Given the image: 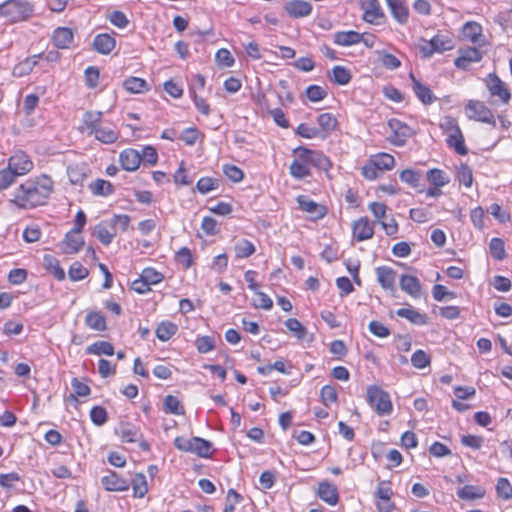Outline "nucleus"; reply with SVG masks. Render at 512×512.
<instances>
[{"instance_id":"23","label":"nucleus","mask_w":512,"mask_h":512,"mask_svg":"<svg viewBox=\"0 0 512 512\" xmlns=\"http://www.w3.org/2000/svg\"><path fill=\"white\" fill-rule=\"evenodd\" d=\"M116 40L107 33L97 34L93 40V48L100 54L108 55L115 48Z\"/></svg>"},{"instance_id":"8","label":"nucleus","mask_w":512,"mask_h":512,"mask_svg":"<svg viewBox=\"0 0 512 512\" xmlns=\"http://www.w3.org/2000/svg\"><path fill=\"white\" fill-rule=\"evenodd\" d=\"M360 4L364 11V21L374 25H380L385 21L386 16L382 11L378 0H360Z\"/></svg>"},{"instance_id":"9","label":"nucleus","mask_w":512,"mask_h":512,"mask_svg":"<svg viewBox=\"0 0 512 512\" xmlns=\"http://www.w3.org/2000/svg\"><path fill=\"white\" fill-rule=\"evenodd\" d=\"M486 86L492 96L498 97L504 104L509 103L511 93L506 84L495 73H490L487 76Z\"/></svg>"},{"instance_id":"3","label":"nucleus","mask_w":512,"mask_h":512,"mask_svg":"<svg viewBox=\"0 0 512 512\" xmlns=\"http://www.w3.org/2000/svg\"><path fill=\"white\" fill-rule=\"evenodd\" d=\"M32 12L30 4L23 0H7L0 4V15L7 18L10 22H19Z\"/></svg>"},{"instance_id":"31","label":"nucleus","mask_w":512,"mask_h":512,"mask_svg":"<svg viewBox=\"0 0 512 512\" xmlns=\"http://www.w3.org/2000/svg\"><path fill=\"white\" fill-rule=\"evenodd\" d=\"M396 314L416 325H425L427 323V316L414 308H400L396 311Z\"/></svg>"},{"instance_id":"7","label":"nucleus","mask_w":512,"mask_h":512,"mask_svg":"<svg viewBox=\"0 0 512 512\" xmlns=\"http://www.w3.org/2000/svg\"><path fill=\"white\" fill-rule=\"evenodd\" d=\"M388 127L391 135L388 137L389 141L395 146H403L412 134L411 128L398 119H390Z\"/></svg>"},{"instance_id":"54","label":"nucleus","mask_w":512,"mask_h":512,"mask_svg":"<svg viewBox=\"0 0 512 512\" xmlns=\"http://www.w3.org/2000/svg\"><path fill=\"white\" fill-rule=\"evenodd\" d=\"M496 492L499 498L509 500L512 498V484L507 478L501 477L497 481Z\"/></svg>"},{"instance_id":"42","label":"nucleus","mask_w":512,"mask_h":512,"mask_svg":"<svg viewBox=\"0 0 512 512\" xmlns=\"http://www.w3.org/2000/svg\"><path fill=\"white\" fill-rule=\"evenodd\" d=\"M124 88L131 93H143L148 90L147 82L138 77H129L124 81Z\"/></svg>"},{"instance_id":"47","label":"nucleus","mask_w":512,"mask_h":512,"mask_svg":"<svg viewBox=\"0 0 512 512\" xmlns=\"http://www.w3.org/2000/svg\"><path fill=\"white\" fill-rule=\"evenodd\" d=\"M489 250L491 256L498 261L504 260L507 256L504 241L500 238L495 237L490 240Z\"/></svg>"},{"instance_id":"60","label":"nucleus","mask_w":512,"mask_h":512,"mask_svg":"<svg viewBox=\"0 0 512 512\" xmlns=\"http://www.w3.org/2000/svg\"><path fill=\"white\" fill-rule=\"evenodd\" d=\"M218 186L219 181L211 177H202L196 184V188L201 194H207L210 191L217 189Z\"/></svg>"},{"instance_id":"45","label":"nucleus","mask_w":512,"mask_h":512,"mask_svg":"<svg viewBox=\"0 0 512 512\" xmlns=\"http://www.w3.org/2000/svg\"><path fill=\"white\" fill-rule=\"evenodd\" d=\"M71 386L73 393L69 395L68 400L76 401L78 396L86 397L91 393L90 387L76 377L72 379Z\"/></svg>"},{"instance_id":"16","label":"nucleus","mask_w":512,"mask_h":512,"mask_svg":"<svg viewBox=\"0 0 512 512\" xmlns=\"http://www.w3.org/2000/svg\"><path fill=\"white\" fill-rule=\"evenodd\" d=\"M352 232L357 241H364L373 237L374 228L367 217H361L353 223Z\"/></svg>"},{"instance_id":"51","label":"nucleus","mask_w":512,"mask_h":512,"mask_svg":"<svg viewBox=\"0 0 512 512\" xmlns=\"http://www.w3.org/2000/svg\"><path fill=\"white\" fill-rule=\"evenodd\" d=\"M317 123L325 132L334 131L337 128L338 121L331 113H322L317 117Z\"/></svg>"},{"instance_id":"36","label":"nucleus","mask_w":512,"mask_h":512,"mask_svg":"<svg viewBox=\"0 0 512 512\" xmlns=\"http://www.w3.org/2000/svg\"><path fill=\"white\" fill-rule=\"evenodd\" d=\"M86 353L112 356L114 354V346L107 341H97L86 348Z\"/></svg>"},{"instance_id":"11","label":"nucleus","mask_w":512,"mask_h":512,"mask_svg":"<svg viewBox=\"0 0 512 512\" xmlns=\"http://www.w3.org/2000/svg\"><path fill=\"white\" fill-rule=\"evenodd\" d=\"M101 484L105 490L111 492H123L129 489V481L112 470L101 478Z\"/></svg>"},{"instance_id":"58","label":"nucleus","mask_w":512,"mask_h":512,"mask_svg":"<svg viewBox=\"0 0 512 512\" xmlns=\"http://www.w3.org/2000/svg\"><path fill=\"white\" fill-rule=\"evenodd\" d=\"M89 274V271L80 262H74L68 271L69 278L72 281H80L85 279Z\"/></svg>"},{"instance_id":"41","label":"nucleus","mask_w":512,"mask_h":512,"mask_svg":"<svg viewBox=\"0 0 512 512\" xmlns=\"http://www.w3.org/2000/svg\"><path fill=\"white\" fill-rule=\"evenodd\" d=\"M430 44L433 46L435 53H442L453 48L451 38L443 34L435 35L430 40Z\"/></svg>"},{"instance_id":"43","label":"nucleus","mask_w":512,"mask_h":512,"mask_svg":"<svg viewBox=\"0 0 512 512\" xmlns=\"http://www.w3.org/2000/svg\"><path fill=\"white\" fill-rule=\"evenodd\" d=\"M234 249L236 253V258L238 259L247 258L254 254L256 251L255 245L247 239L239 240L236 243Z\"/></svg>"},{"instance_id":"12","label":"nucleus","mask_w":512,"mask_h":512,"mask_svg":"<svg viewBox=\"0 0 512 512\" xmlns=\"http://www.w3.org/2000/svg\"><path fill=\"white\" fill-rule=\"evenodd\" d=\"M482 58L481 52L475 47H467L459 50V56L455 59L454 65L467 70L472 63L479 62Z\"/></svg>"},{"instance_id":"24","label":"nucleus","mask_w":512,"mask_h":512,"mask_svg":"<svg viewBox=\"0 0 512 512\" xmlns=\"http://www.w3.org/2000/svg\"><path fill=\"white\" fill-rule=\"evenodd\" d=\"M117 232L111 229L109 220H104L94 227L93 235L105 246L112 243Z\"/></svg>"},{"instance_id":"64","label":"nucleus","mask_w":512,"mask_h":512,"mask_svg":"<svg viewBox=\"0 0 512 512\" xmlns=\"http://www.w3.org/2000/svg\"><path fill=\"white\" fill-rule=\"evenodd\" d=\"M306 96L312 102H319L327 96V92L321 86L310 85L306 88Z\"/></svg>"},{"instance_id":"38","label":"nucleus","mask_w":512,"mask_h":512,"mask_svg":"<svg viewBox=\"0 0 512 512\" xmlns=\"http://www.w3.org/2000/svg\"><path fill=\"white\" fill-rule=\"evenodd\" d=\"M428 182L433 186H445L450 182L448 175L441 169H430L426 173Z\"/></svg>"},{"instance_id":"40","label":"nucleus","mask_w":512,"mask_h":512,"mask_svg":"<svg viewBox=\"0 0 512 512\" xmlns=\"http://www.w3.org/2000/svg\"><path fill=\"white\" fill-rule=\"evenodd\" d=\"M372 162L379 171L391 170L395 165V159L388 153H379L371 157Z\"/></svg>"},{"instance_id":"13","label":"nucleus","mask_w":512,"mask_h":512,"mask_svg":"<svg viewBox=\"0 0 512 512\" xmlns=\"http://www.w3.org/2000/svg\"><path fill=\"white\" fill-rule=\"evenodd\" d=\"M8 167L20 176L28 173L33 168V163L25 153L18 152L10 157Z\"/></svg>"},{"instance_id":"35","label":"nucleus","mask_w":512,"mask_h":512,"mask_svg":"<svg viewBox=\"0 0 512 512\" xmlns=\"http://www.w3.org/2000/svg\"><path fill=\"white\" fill-rule=\"evenodd\" d=\"M85 324L96 331H104L107 328L105 317L97 311H91L86 315Z\"/></svg>"},{"instance_id":"39","label":"nucleus","mask_w":512,"mask_h":512,"mask_svg":"<svg viewBox=\"0 0 512 512\" xmlns=\"http://www.w3.org/2000/svg\"><path fill=\"white\" fill-rule=\"evenodd\" d=\"M447 144L449 147L454 148L456 153L459 155H466L468 153V149L464 143V137L461 130L455 132L454 134L448 135Z\"/></svg>"},{"instance_id":"15","label":"nucleus","mask_w":512,"mask_h":512,"mask_svg":"<svg viewBox=\"0 0 512 512\" xmlns=\"http://www.w3.org/2000/svg\"><path fill=\"white\" fill-rule=\"evenodd\" d=\"M119 161L124 170L135 171L141 163L140 152L132 148L125 149L120 153Z\"/></svg>"},{"instance_id":"50","label":"nucleus","mask_w":512,"mask_h":512,"mask_svg":"<svg viewBox=\"0 0 512 512\" xmlns=\"http://www.w3.org/2000/svg\"><path fill=\"white\" fill-rule=\"evenodd\" d=\"M164 411L169 414L183 415L184 408L181 405L177 397L173 395H167L164 398Z\"/></svg>"},{"instance_id":"32","label":"nucleus","mask_w":512,"mask_h":512,"mask_svg":"<svg viewBox=\"0 0 512 512\" xmlns=\"http://www.w3.org/2000/svg\"><path fill=\"white\" fill-rule=\"evenodd\" d=\"M89 189L95 196L107 197L114 192L113 185L104 179H96L89 184Z\"/></svg>"},{"instance_id":"33","label":"nucleus","mask_w":512,"mask_h":512,"mask_svg":"<svg viewBox=\"0 0 512 512\" xmlns=\"http://www.w3.org/2000/svg\"><path fill=\"white\" fill-rule=\"evenodd\" d=\"M178 331V327L176 324L170 321L161 322L156 328V337L160 341H168L171 339Z\"/></svg>"},{"instance_id":"61","label":"nucleus","mask_w":512,"mask_h":512,"mask_svg":"<svg viewBox=\"0 0 512 512\" xmlns=\"http://www.w3.org/2000/svg\"><path fill=\"white\" fill-rule=\"evenodd\" d=\"M411 363L415 368L423 369L430 365V357L425 351L419 349L412 354Z\"/></svg>"},{"instance_id":"63","label":"nucleus","mask_w":512,"mask_h":512,"mask_svg":"<svg viewBox=\"0 0 512 512\" xmlns=\"http://www.w3.org/2000/svg\"><path fill=\"white\" fill-rule=\"evenodd\" d=\"M90 418L96 426H102L107 422V411L102 406H94L90 411Z\"/></svg>"},{"instance_id":"22","label":"nucleus","mask_w":512,"mask_h":512,"mask_svg":"<svg viewBox=\"0 0 512 512\" xmlns=\"http://www.w3.org/2000/svg\"><path fill=\"white\" fill-rule=\"evenodd\" d=\"M102 115V112L99 111H86L82 118L81 131L93 135L101 125Z\"/></svg>"},{"instance_id":"59","label":"nucleus","mask_w":512,"mask_h":512,"mask_svg":"<svg viewBox=\"0 0 512 512\" xmlns=\"http://www.w3.org/2000/svg\"><path fill=\"white\" fill-rule=\"evenodd\" d=\"M140 276L149 285H156L164 279V276L161 272L151 267L143 269Z\"/></svg>"},{"instance_id":"20","label":"nucleus","mask_w":512,"mask_h":512,"mask_svg":"<svg viewBox=\"0 0 512 512\" xmlns=\"http://www.w3.org/2000/svg\"><path fill=\"white\" fill-rule=\"evenodd\" d=\"M297 203L302 211L313 214L318 219L326 215V208L323 205L316 203L305 195H299Z\"/></svg>"},{"instance_id":"30","label":"nucleus","mask_w":512,"mask_h":512,"mask_svg":"<svg viewBox=\"0 0 512 512\" xmlns=\"http://www.w3.org/2000/svg\"><path fill=\"white\" fill-rule=\"evenodd\" d=\"M485 495V489L481 486L465 485L457 490V496L462 500L481 499Z\"/></svg>"},{"instance_id":"37","label":"nucleus","mask_w":512,"mask_h":512,"mask_svg":"<svg viewBox=\"0 0 512 512\" xmlns=\"http://www.w3.org/2000/svg\"><path fill=\"white\" fill-rule=\"evenodd\" d=\"M40 55H34L26 58L21 63L17 64L13 69V74L17 77L28 75L32 72L33 68L37 64V59Z\"/></svg>"},{"instance_id":"28","label":"nucleus","mask_w":512,"mask_h":512,"mask_svg":"<svg viewBox=\"0 0 512 512\" xmlns=\"http://www.w3.org/2000/svg\"><path fill=\"white\" fill-rule=\"evenodd\" d=\"M308 156L311 166L318 170L328 171L332 166L329 158L321 151L308 149Z\"/></svg>"},{"instance_id":"14","label":"nucleus","mask_w":512,"mask_h":512,"mask_svg":"<svg viewBox=\"0 0 512 512\" xmlns=\"http://www.w3.org/2000/svg\"><path fill=\"white\" fill-rule=\"evenodd\" d=\"M287 14L292 18H302L311 14L312 5L305 0H291L284 5Z\"/></svg>"},{"instance_id":"2","label":"nucleus","mask_w":512,"mask_h":512,"mask_svg":"<svg viewBox=\"0 0 512 512\" xmlns=\"http://www.w3.org/2000/svg\"><path fill=\"white\" fill-rule=\"evenodd\" d=\"M294 160L289 166L290 175L296 180H303L310 177L311 164L308 156V148L299 146L293 150Z\"/></svg>"},{"instance_id":"34","label":"nucleus","mask_w":512,"mask_h":512,"mask_svg":"<svg viewBox=\"0 0 512 512\" xmlns=\"http://www.w3.org/2000/svg\"><path fill=\"white\" fill-rule=\"evenodd\" d=\"M462 35L464 39L477 43L482 36V27L477 22H467L462 28Z\"/></svg>"},{"instance_id":"46","label":"nucleus","mask_w":512,"mask_h":512,"mask_svg":"<svg viewBox=\"0 0 512 512\" xmlns=\"http://www.w3.org/2000/svg\"><path fill=\"white\" fill-rule=\"evenodd\" d=\"M399 178L402 182L407 183L413 188H417L420 185L422 173L421 171L413 169H405L401 171Z\"/></svg>"},{"instance_id":"52","label":"nucleus","mask_w":512,"mask_h":512,"mask_svg":"<svg viewBox=\"0 0 512 512\" xmlns=\"http://www.w3.org/2000/svg\"><path fill=\"white\" fill-rule=\"evenodd\" d=\"M456 178L460 184L470 188L473 183V174L471 168L466 164H460L457 167Z\"/></svg>"},{"instance_id":"5","label":"nucleus","mask_w":512,"mask_h":512,"mask_svg":"<svg viewBox=\"0 0 512 512\" xmlns=\"http://www.w3.org/2000/svg\"><path fill=\"white\" fill-rule=\"evenodd\" d=\"M115 434L125 443L138 442L143 451H149V443L143 439V435L138 427L128 422H121L115 428Z\"/></svg>"},{"instance_id":"17","label":"nucleus","mask_w":512,"mask_h":512,"mask_svg":"<svg viewBox=\"0 0 512 512\" xmlns=\"http://www.w3.org/2000/svg\"><path fill=\"white\" fill-rule=\"evenodd\" d=\"M386 4L393 18L401 25H405L409 19V8L404 0H386Z\"/></svg>"},{"instance_id":"55","label":"nucleus","mask_w":512,"mask_h":512,"mask_svg":"<svg viewBox=\"0 0 512 512\" xmlns=\"http://www.w3.org/2000/svg\"><path fill=\"white\" fill-rule=\"evenodd\" d=\"M67 174L73 185H82L86 178L85 168L78 165L68 167Z\"/></svg>"},{"instance_id":"6","label":"nucleus","mask_w":512,"mask_h":512,"mask_svg":"<svg viewBox=\"0 0 512 512\" xmlns=\"http://www.w3.org/2000/svg\"><path fill=\"white\" fill-rule=\"evenodd\" d=\"M466 116L475 121L483 122L493 127L496 126L495 117L492 111L479 100H470L465 106Z\"/></svg>"},{"instance_id":"21","label":"nucleus","mask_w":512,"mask_h":512,"mask_svg":"<svg viewBox=\"0 0 512 512\" xmlns=\"http://www.w3.org/2000/svg\"><path fill=\"white\" fill-rule=\"evenodd\" d=\"M74 34L68 27H58L53 33V42L57 48L68 49L73 45Z\"/></svg>"},{"instance_id":"19","label":"nucleus","mask_w":512,"mask_h":512,"mask_svg":"<svg viewBox=\"0 0 512 512\" xmlns=\"http://www.w3.org/2000/svg\"><path fill=\"white\" fill-rule=\"evenodd\" d=\"M400 288L413 298L421 296V283L416 276L403 274L399 279Z\"/></svg>"},{"instance_id":"48","label":"nucleus","mask_w":512,"mask_h":512,"mask_svg":"<svg viewBox=\"0 0 512 512\" xmlns=\"http://www.w3.org/2000/svg\"><path fill=\"white\" fill-rule=\"evenodd\" d=\"M132 486L134 496L143 498L148 491L146 476L143 473L135 474L134 478L132 479Z\"/></svg>"},{"instance_id":"1","label":"nucleus","mask_w":512,"mask_h":512,"mask_svg":"<svg viewBox=\"0 0 512 512\" xmlns=\"http://www.w3.org/2000/svg\"><path fill=\"white\" fill-rule=\"evenodd\" d=\"M53 190V181L43 175L22 183L15 192L14 202L21 208L31 209L46 203Z\"/></svg>"},{"instance_id":"44","label":"nucleus","mask_w":512,"mask_h":512,"mask_svg":"<svg viewBox=\"0 0 512 512\" xmlns=\"http://www.w3.org/2000/svg\"><path fill=\"white\" fill-rule=\"evenodd\" d=\"M192 453L199 457L208 458L212 454V444L200 437H194V446Z\"/></svg>"},{"instance_id":"49","label":"nucleus","mask_w":512,"mask_h":512,"mask_svg":"<svg viewBox=\"0 0 512 512\" xmlns=\"http://www.w3.org/2000/svg\"><path fill=\"white\" fill-rule=\"evenodd\" d=\"M351 72L344 66L337 65L332 69V80L338 85H347L351 81Z\"/></svg>"},{"instance_id":"62","label":"nucleus","mask_w":512,"mask_h":512,"mask_svg":"<svg viewBox=\"0 0 512 512\" xmlns=\"http://www.w3.org/2000/svg\"><path fill=\"white\" fill-rule=\"evenodd\" d=\"M409 216L416 223H425L432 218V213L427 208H412Z\"/></svg>"},{"instance_id":"56","label":"nucleus","mask_w":512,"mask_h":512,"mask_svg":"<svg viewBox=\"0 0 512 512\" xmlns=\"http://www.w3.org/2000/svg\"><path fill=\"white\" fill-rule=\"evenodd\" d=\"M321 401L325 406L331 403H336L338 400V393L336 388L331 385H324L320 390Z\"/></svg>"},{"instance_id":"4","label":"nucleus","mask_w":512,"mask_h":512,"mask_svg":"<svg viewBox=\"0 0 512 512\" xmlns=\"http://www.w3.org/2000/svg\"><path fill=\"white\" fill-rule=\"evenodd\" d=\"M367 401L378 415H388L392 411L389 394L376 385L367 388Z\"/></svg>"},{"instance_id":"27","label":"nucleus","mask_w":512,"mask_h":512,"mask_svg":"<svg viewBox=\"0 0 512 512\" xmlns=\"http://www.w3.org/2000/svg\"><path fill=\"white\" fill-rule=\"evenodd\" d=\"M361 40L362 34L353 30L339 31L334 34V43L343 47L359 44Z\"/></svg>"},{"instance_id":"53","label":"nucleus","mask_w":512,"mask_h":512,"mask_svg":"<svg viewBox=\"0 0 512 512\" xmlns=\"http://www.w3.org/2000/svg\"><path fill=\"white\" fill-rule=\"evenodd\" d=\"M285 326L290 332L294 333L299 340H303L307 335V329L296 318L286 320Z\"/></svg>"},{"instance_id":"57","label":"nucleus","mask_w":512,"mask_h":512,"mask_svg":"<svg viewBox=\"0 0 512 512\" xmlns=\"http://www.w3.org/2000/svg\"><path fill=\"white\" fill-rule=\"evenodd\" d=\"M130 217L126 214H114L111 219H109L111 229H114L116 232L119 229L121 232H125L130 223Z\"/></svg>"},{"instance_id":"29","label":"nucleus","mask_w":512,"mask_h":512,"mask_svg":"<svg viewBox=\"0 0 512 512\" xmlns=\"http://www.w3.org/2000/svg\"><path fill=\"white\" fill-rule=\"evenodd\" d=\"M93 135L104 144H112L117 141L119 132L115 128L100 125Z\"/></svg>"},{"instance_id":"26","label":"nucleus","mask_w":512,"mask_h":512,"mask_svg":"<svg viewBox=\"0 0 512 512\" xmlns=\"http://www.w3.org/2000/svg\"><path fill=\"white\" fill-rule=\"evenodd\" d=\"M410 78L412 80V89L423 104H431L436 100L429 87L423 85L413 74H410Z\"/></svg>"},{"instance_id":"10","label":"nucleus","mask_w":512,"mask_h":512,"mask_svg":"<svg viewBox=\"0 0 512 512\" xmlns=\"http://www.w3.org/2000/svg\"><path fill=\"white\" fill-rule=\"evenodd\" d=\"M377 282L387 292L394 294L396 291V271L389 266H379L375 269Z\"/></svg>"},{"instance_id":"25","label":"nucleus","mask_w":512,"mask_h":512,"mask_svg":"<svg viewBox=\"0 0 512 512\" xmlns=\"http://www.w3.org/2000/svg\"><path fill=\"white\" fill-rule=\"evenodd\" d=\"M318 496L329 505H336L339 500L337 487L329 482H321L318 486Z\"/></svg>"},{"instance_id":"18","label":"nucleus","mask_w":512,"mask_h":512,"mask_svg":"<svg viewBox=\"0 0 512 512\" xmlns=\"http://www.w3.org/2000/svg\"><path fill=\"white\" fill-rule=\"evenodd\" d=\"M84 239L79 232L69 231L62 242V250L66 254H75L84 245Z\"/></svg>"}]
</instances>
